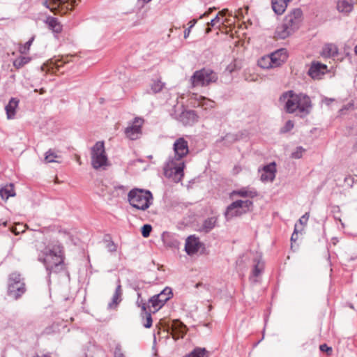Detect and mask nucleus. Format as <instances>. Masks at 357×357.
I'll return each mask as SVG.
<instances>
[{
	"label": "nucleus",
	"mask_w": 357,
	"mask_h": 357,
	"mask_svg": "<svg viewBox=\"0 0 357 357\" xmlns=\"http://www.w3.org/2000/svg\"><path fill=\"white\" fill-rule=\"evenodd\" d=\"M327 66L319 62L312 63L309 69L308 74L313 79H319L321 75H324L326 70Z\"/></svg>",
	"instance_id": "nucleus-19"
},
{
	"label": "nucleus",
	"mask_w": 357,
	"mask_h": 357,
	"mask_svg": "<svg viewBox=\"0 0 357 357\" xmlns=\"http://www.w3.org/2000/svg\"><path fill=\"white\" fill-rule=\"evenodd\" d=\"M119 284L116 288L115 292L112 296V301L108 304L109 309H114L121 301L122 296V289L121 285L120 284V281H118Z\"/></svg>",
	"instance_id": "nucleus-23"
},
{
	"label": "nucleus",
	"mask_w": 357,
	"mask_h": 357,
	"mask_svg": "<svg viewBox=\"0 0 357 357\" xmlns=\"http://www.w3.org/2000/svg\"><path fill=\"white\" fill-rule=\"evenodd\" d=\"M338 49L334 44H326L323 47L321 55L324 57L331 58L337 56Z\"/></svg>",
	"instance_id": "nucleus-26"
},
{
	"label": "nucleus",
	"mask_w": 357,
	"mask_h": 357,
	"mask_svg": "<svg viewBox=\"0 0 357 357\" xmlns=\"http://www.w3.org/2000/svg\"><path fill=\"white\" fill-rule=\"evenodd\" d=\"M45 23L48 25V27L54 33H58L61 32L62 25L59 22L57 18L49 16L46 18Z\"/></svg>",
	"instance_id": "nucleus-27"
},
{
	"label": "nucleus",
	"mask_w": 357,
	"mask_h": 357,
	"mask_svg": "<svg viewBox=\"0 0 357 357\" xmlns=\"http://www.w3.org/2000/svg\"><path fill=\"white\" fill-rule=\"evenodd\" d=\"M137 296H138V299L137 301V305H138V307H141L142 312H146V303L144 302V301L142 299H140L141 294L138 293Z\"/></svg>",
	"instance_id": "nucleus-40"
},
{
	"label": "nucleus",
	"mask_w": 357,
	"mask_h": 357,
	"mask_svg": "<svg viewBox=\"0 0 357 357\" xmlns=\"http://www.w3.org/2000/svg\"><path fill=\"white\" fill-rule=\"evenodd\" d=\"M25 291L24 284L21 282V275L13 273L10 275L8 292L16 298L21 296Z\"/></svg>",
	"instance_id": "nucleus-9"
},
{
	"label": "nucleus",
	"mask_w": 357,
	"mask_h": 357,
	"mask_svg": "<svg viewBox=\"0 0 357 357\" xmlns=\"http://www.w3.org/2000/svg\"><path fill=\"white\" fill-rule=\"evenodd\" d=\"M295 31L290 28L285 22H282L276 28L275 36L280 39H285Z\"/></svg>",
	"instance_id": "nucleus-20"
},
{
	"label": "nucleus",
	"mask_w": 357,
	"mask_h": 357,
	"mask_svg": "<svg viewBox=\"0 0 357 357\" xmlns=\"http://www.w3.org/2000/svg\"><path fill=\"white\" fill-rule=\"evenodd\" d=\"M231 196H238L241 197L254 198L257 196V192L252 188L244 187L238 190H233Z\"/></svg>",
	"instance_id": "nucleus-21"
},
{
	"label": "nucleus",
	"mask_w": 357,
	"mask_h": 357,
	"mask_svg": "<svg viewBox=\"0 0 357 357\" xmlns=\"http://www.w3.org/2000/svg\"><path fill=\"white\" fill-rule=\"evenodd\" d=\"M302 15L303 13L300 8H294L285 16L283 22L296 31L302 21Z\"/></svg>",
	"instance_id": "nucleus-11"
},
{
	"label": "nucleus",
	"mask_w": 357,
	"mask_h": 357,
	"mask_svg": "<svg viewBox=\"0 0 357 357\" xmlns=\"http://www.w3.org/2000/svg\"><path fill=\"white\" fill-rule=\"evenodd\" d=\"M227 11V10H222V11L219 12L217 15H218V16H224Z\"/></svg>",
	"instance_id": "nucleus-52"
},
{
	"label": "nucleus",
	"mask_w": 357,
	"mask_h": 357,
	"mask_svg": "<svg viewBox=\"0 0 357 357\" xmlns=\"http://www.w3.org/2000/svg\"><path fill=\"white\" fill-rule=\"evenodd\" d=\"M19 104V100L15 98H12L8 105L6 106L5 109L6 111V114L8 119H10L14 117L15 115V109L17 107Z\"/></svg>",
	"instance_id": "nucleus-28"
},
{
	"label": "nucleus",
	"mask_w": 357,
	"mask_h": 357,
	"mask_svg": "<svg viewBox=\"0 0 357 357\" xmlns=\"http://www.w3.org/2000/svg\"><path fill=\"white\" fill-rule=\"evenodd\" d=\"M354 106V104L352 102H349L347 105H346L340 111L342 112L344 109H349Z\"/></svg>",
	"instance_id": "nucleus-47"
},
{
	"label": "nucleus",
	"mask_w": 357,
	"mask_h": 357,
	"mask_svg": "<svg viewBox=\"0 0 357 357\" xmlns=\"http://www.w3.org/2000/svg\"><path fill=\"white\" fill-rule=\"evenodd\" d=\"M202 245L199 238L194 235L190 236L185 240V250L188 255H192L199 251Z\"/></svg>",
	"instance_id": "nucleus-13"
},
{
	"label": "nucleus",
	"mask_w": 357,
	"mask_h": 357,
	"mask_svg": "<svg viewBox=\"0 0 357 357\" xmlns=\"http://www.w3.org/2000/svg\"><path fill=\"white\" fill-rule=\"evenodd\" d=\"M29 61V57L20 56L13 61V66L15 68L19 69L22 68L25 64L28 63Z\"/></svg>",
	"instance_id": "nucleus-33"
},
{
	"label": "nucleus",
	"mask_w": 357,
	"mask_h": 357,
	"mask_svg": "<svg viewBox=\"0 0 357 357\" xmlns=\"http://www.w3.org/2000/svg\"><path fill=\"white\" fill-rule=\"evenodd\" d=\"M3 225L4 226H6L7 225V222L6 221H4V222H2L1 220H0V225Z\"/></svg>",
	"instance_id": "nucleus-53"
},
{
	"label": "nucleus",
	"mask_w": 357,
	"mask_h": 357,
	"mask_svg": "<svg viewBox=\"0 0 357 357\" xmlns=\"http://www.w3.org/2000/svg\"><path fill=\"white\" fill-rule=\"evenodd\" d=\"M34 40V37L31 38L25 44L23 49L21 50V52L25 54L28 51Z\"/></svg>",
	"instance_id": "nucleus-44"
},
{
	"label": "nucleus",
	"mask_w": 357,
	"mask_h": 357,
	"mask_svg": "<svg viewBox=\"0 0 357 357\" xmlns=\"http://www.w3.org/2000/svg\"><path fill=\"white\" fill-rule=\"evenodd\" d=\"M57 65V68H59L61 66V65L59 64H56Z\"/></svg>",
	"instance_id": "nucleus-59"
},
{
	"label": "nucleus",
	"mask_w": 357,
	"mask_h": 357,
	"mask_svg": "<svg viewBox=\"0 0 357 357\" xmlns=\"http://www.w3.org/2000/svg\"><path fill=\"white\" fill-rule=\"evenodd\" d=\"M340 222H341L342 225V226H344V223H343V222H342L341 220H340Z\"/></svg>",
	"instance_id": "nucleus-58"
},
{
	"label": "nucleus",
	"mask_w": 357,
	"mask_h": 357,
	"mask_svg": "<svg viewBox=\"0 0 357 357\" xmlns=\"http://www.w3.org/2000/svg\"><path fill=\"white\" fill-rule=\"evenodd\" d=\"M38 261L45 265L48 274L58 273L63 269V258L59 248L45 247L39 253Z\"/></svg>",
	"instance_id": "nucleus-3"
},
{
	"label": "nucleus",
	"mask_w": 357,
	"mask_h": 357,
	"mask_svg": "<svg viewBox=\"0 0 357 357\" xmlns=\"http://www.w3.org/2000/svg\"><path fill=\"white\" fill-rule=\"evenodd\" d=\"M354 52H355L356 54L357 55V45L354 48Z\"/></svg>",
	"instance_id": "nucleus-55"
},
{
	"label": "nucleus",
	"mask_w": 357,
	"mask_h": 357,
	"mask_svg": "<svg viewBox=\"0 0 357 357\" xmlns=\"http://www.w3.org/2000/svg\"><path fill=\"white\" fill-rule=\"evenodd\" d=\"M218 73L210 68H204L196 70L190 77L192 87H204L218 81Z\"/></svg>",
	"instance_id": "nucleus-5"
},
{
	"label": "nucleus",
	"mask_w": 357,
	"mask_h": 357,
	"mask_svg": "<svg viewBox=\"0 0 357 357\" xmlns=\"http://www.w3.org/2000/svg\"><path fill=\"white\" fill-rule=\"evenodd\" d=\"M165 86V83L162 82L160 79H153L150 84V91L153 93H157L162 91Z\"/></svg>",
	"instance_id": "nucleus-32"
},
{
	"label": "nucleus",
	"mask_w": 357,
	"mask_h": 357,
	"mask_svg": "<svg viewBox=\"0 0 357 357\" xmlns=\"http://www.w3.org/2000/svg\"><path fill=\"white\" fill-rule=\"evenodd\" d=\"M254 262L255 264L254 265V268L252 270V275H251L250 279L252 282H256L257 281L256 278L262 273L264 268V262L261 261V257H257V258H255L254 259Z\"/></svg>",
	"instance_id": "nucleus-22"
},
{
	"label": "nucleus",
	"mask_w": 357,
	"mask_h": 357,
	"mask_svg": "<svg viewBox=\"0 0 357 357\" xmlns=\"http://www.w3.org/2000/svg\"><path fill=\"white\" fill-rule=\"evenodd\" d=\"M43 4L54 13L63 14L75 6L76 0H45Z\"/></svg>",
	"instance_id": "nucleus-8"
},
{
	"label": "nucleus",
	"mask_w": 357,
	"mask_h": 357,
	"mask_svg": "<svg viewBox=\"0 0 357 357\" xmlns=\"http://www.w3.org/2000/svg\"><path fill=\"white\" fill-rule=\"evenodd\" d=\"M270 56L272 59L273 66L277 68L287 61L288 54L285 49H280L271 53Z\"/></svg>",
	"instance_id": "nucleus-17"
},
{
	"label": "nucleus",
	"mask_w": 357,
	"mask_h": 357,
	"mask_svg": "<svg viewBox=\"0 0 357 357\" xmlns=\"http://www.w3.org/2000/svg\"><path fill=\"white\" fill-rule=\"evenodd\" d=\"M174 157L169 158L164 167V174L167 177L183 176L185 163L183 158L189 153L188 142L183 138L177 139L173 145Z\"/></svg>",
	"instance_id": "nucleus-1"
},
{
	"label": "nucleus",
	"mask_w": 357,
	"mask_h": 357,
	"mask_svg": "<svg viewBox=\"0 0 357 357\" xmlns=\"http://www.w3.org/2000/svg\"><path fill=\"white\" fill-rule=\"evenodd\" d=\"M305 151V149H303L302 146L296 147V149L291 153V158L295 159L301 158Z\"/></svg>",
	"instance_id": "nucleus-37"
},
{
	"label": "nucleus",
	"mask_w": 357,
	"mask_h": 357,
	"mask_svg": "<svg viewBox=\"0 0 357 357\" xmlns=\"http://www.w3.org/2000/svg\"><path fill=\"white\" fill-rule=\"evenodd\" d=\"M257 63L260 68L264 69L275 68V66H273L272 59L271 58L270 54L262 56L260 59L258 60Z\"/></svg>",
	"instance_id": "nucleus-30"
},
{
	"label": "nucleus",
	"mask_w": 357,
	"mask_h": 357,
	"mask_svg": "<svg viewBox=\"0 0 357 357\" xmlns=\"http://www.w3.org/2000/svg\"><path fill=\"white\" fill-rule=\"evenodd\" d=\"M191 100L194 107H201L204 109L213 108L215 106L214 101L204 96H198L197 94H192Z\"/></svg>",
	"instance_id": "nucleus-15"
},
{
	"label": "nucleus",
	"mask_w": 357,
	"mask_h": 357,
	"mask_svg": "<svg viewBox=\"0 0 357 357\" xmlns=\"http://www.w3.org/2000/svg\"><path fill=\"white\" fill-rule=\"evenodd\" d=\"M91 165L95 169H105L109 166L108 158L102 141L97 142L91 149Z\"/></svg>",
	"instance_id": "nucleus-6"
},
{
	"label": "nucleus",
	"mask_w": 357,
	"mask_h": 357,
	"mask_svg": "<svg viewBox=\"0 0 357 357\" xmlns=\"http://www.w3.org/2000/svg\"><path fill=\"white\" fill-rule=\"evenodd\" d=\"M59 158L60 156L56 154V153L53 150L50 149L48 151L46 152L45 160L47 162H58L59 161L56 159Z\"/></svg>",
	"instance_id": "nucleus-35"
},
{
	"label": "nucleus",
	"mask_w": 357,
	"mask_h": 357,
	"mask_svg": "<svg viewBox=\"0 0 357 357\" xmlns=\"http://www.w3.org/2000/svg\"><path fill=\"white\" fill-rule=\"evenodd\" d=\"M206 350L204 348H195L192 352L184 357H205Z\"/></svg>",
	"instance_id": "nucleus-34"
},
{
	"label": "nucleus",
	"mask_w": 357,
	"mask_h": 357,
	"mask_svg": "<svg viewBox=\"0 0 357 357\" xmlns=\"http://www.w3.org/2000/svg\"><path fill=\"white\" fill-rule=\"evenodd\" d=\"M218 24H219V26L221 24H224V22H220V19L218 15H217L215 18L212 19L211 20V22L208 23V26H215Z\"/></svg>",
	"instance_id": "nucleus-42"
},
{
	"label": "nucleus",
	"mask_w": 357,
	"mask_h": 357,
	"mask_svg": "<svg viewBox=\"0 0 357 357\" xmlns=\"http://www.w3.org/2000/svg\"><path fill=\"white\" fill-rule=\"evenodd\" d=\"M142 316L143 320H144L143 326L146 328H151L153 322L151 313L146 311V312H142Z\"/></svg>",
	"instance_id": "nucleus-36"
},
{
	"label": "nucleus",
	"mask_w": 357,
	"mask_h": 357,
	"mask_svg": "<svg viewBox=\"0 0 357 357\" xmlns=\"http://www.w3.org/2000/svg\"><path fill=\"white\" fill-rule=\"evenodd\" d=\"M197 22V19H193L191 21H190V22H189V24H190L189 27H190V29H192L196 24Z\"/></svg>",
	"instance_id": "nucleus-48"
},
{
	"label": "nucleus",
	"mask_w": 357,
	"mask_h": 357,
	"mask_svg": "<svg viewBox=\"0 0 357 357\" xmlns=\"http://www.w3.org/2000/svg\"><path fill=\"white\" fill-rule=\"evenodd\" d=\"M294 128V122L291 120H289L286 122L284 127L281 129L282 132H287L290 131Z\"/></svg>",
	"instance_id": "nucleus-41"
},
{
	"label": "nucleus",
	"mask_w": 357,
	"mask_h": 357,
	"mask_svg": "<svg viewBox=\"0 0 357 357\" xmlns=\"http://www.w3.org/2000/svg\"><path fill=\"white\" fill-rule=\"evenodd\" d=\"M211 29L210 27H208V28L206 29V33H210V32H211Z\"/></svg>",
	"instance_id": "nucleus-54"
},
{
	"label": "nucleus",
	"mask_w": 357,
	"mask_h": 357,
	"mask_svg": "<svg viewBox=\"0 0 357 357\" xmlns=\"http://www.w3.org/2000/svg\"><path fill=\"white\" fill-rule=\"evenodd\" d=\"M151 230H152V227L151 225H148V224L144 225L142 227V235L144 238H147L150 236Z\"/></svg>",
	"instance_id": "nucleus-38"
},
{
	"label": "nucleus",
	"mask_w": 357,
	"mask_h": 357,
	"mask_svg": "<svg viewBox=\"0 0 357 357\" xmlns=\"http://www.w3.org/2000/svg\"><path fill=\"white\" fill-rule=\"evenodd\" d=\"M333 101V99L332 98H325L324 100V102L326 104V105H329L331 102Z\"/></svg>",
	"instance_id": "nucleus-51"
},
{
	"label": "nucleus",
	"mask_w": 357,
	"mask_h": 357,
	"mask_svg": "<svg viewBox=\"0 0 357 357\" xmlns=\"http://www.w3.org/2000/svg\"><path fill=\"white\" fill-rule=\"evenodd\" d=\"M172 295V289L169 287H166L160 294L152 296L149 299V302L154 310L153 312L159 310L171 298Z\"/></svg>",
	"instance_id": "nucleus-10"
},
{
	"label": "nucleus",
	"mask_w": 357,
	"mask_h": 357,
	"mask_svg": "<svg viewBox=\"0 0 357 357\" xmlns=\"http://www.w3.org/2000/svg\"><path fill=\"white\" fill-rule=\"evenodd\" d=\"M13 231L14 233H15V234H18V233H19V231H16V229H13Z\"/></svg>",
	"instance_id": "nucleus-56"
},
{
	"label": "nucleus",
	"mask_w": 357,
	"mask_h": 357,
	"mask_svg": "<svg viewBox=\"0 0 357 357\" xmlns=\"http://www.w3.org/2000/svg\"><path fill=\"white\" fill-rule=\"evenodd\" d=\"M143 119L135 118L131 125H129L125 130V135L131 140H135L139 137L142 134V126Z\"/></svg>",
	"instance_id": "nucleus-12"
},
{
	"label": "nucleus",
	"mask_w": 357,
	"mask_h": 357,
	"mask_svg": "<svg viewBox=\"0 0 357 357\" xmlns=\"http://www.w3.org/2000/svg\"><path fill=\"white\" fill-rule=\"evenodd\" d=\"M15 195L13 185L10 184L8 185H6L5 187L0 189V197L3 199H8L10 197H13Z\"/></svg>",
	"instance_id": "nucleus-31"
},
{
	"label": "nucleus",
	"mask_w": 357,
	"mask_h": 357,
	"mask_svg": "<svg viewBox=\"0 0 357 357\" xmlns=\"http://www.w3.org/2000/svg\"><path fill=\"white\" fill-rule=\"evenodd\" d=\"M320 350L322 351H331L332 349L328 347L326 344H323L320 345Z\"/></svg>",
	"instance_id": "nucleus-46"
},
{
	"label": "nucleus",
	"mask_w": 357,
	"mask_h": 357,
	"mask_svg": "<svg viewBox=\"0 0 357 357\" xmlns=\"http://www.w3.org/2000/svg\"><path fill=\"white\" fill-rule=\"evenodd\" d=\"M252 204V202L248 199L236 200L227 206L225 215L227 220L241 215L249 209Z\"/></svg>",
	"instance_id": "nucleus-7"
},
{
	"label": "nucleus",
	"mask_w": 357,
	"mask_h": 357,
	"mask_svg": "<svg viewBox=\"0 0 357 357\" xmlns=\"http://www.w3.org/2000/svg\"><path fill=\"white\" fill-rule=\"evenodd\" d=\"M105 242L106 243V248L109 252H114L116 251L117 246L112 241L105 239Z\"/></svg>",
	"instance_id": "nucleus-39"
},
{
	"label": "nucleus",
	"mask_w": 357,
	"mask_h": 357,
	"mask_svg": "<svg viewBox=\"0 0 357 357\" xmlns=\"http://www.w3.org/2000/svg\"><path fill=\"white\" fill-rule=\"evenodd\" d=\"M128 199L132 207L146 211L152 204L153 195L149 190L135 188L129 192Z\"/></svg>",
	"instance_id": "nucleus-4"
},
{
	"label": "nucleus",
	"mask_w": 357,
	"mask_h": 357,
	"mask_svg": "<svg viewBox=\"0 0 357 357\" xmlns=\"http://www.w3.org/2000/svg\"><path fill=\"white\" fill-rule=\"evenodd\" d=\"M171 329L172 337L174 339L183 337L187 331L186 326L177 319L172 321Z\"/></svg>",
	"instance_id": "nucleus-16"
},
{
	"label": "nucleus",
	"mask_w": 357,
	"mask_h": 357,
	"mask_svg": "<svg viewBox=\"0 0 357 357\" xmlns=\"http://www.w3.org/2000/svg\"><path fill=\"white\" fill-rule=\"evenodd\" d=\"M190 27H188V29H186L185 31H184V38H187L189 35H190Z\"/></svg>",
	"instance_id": "nucleus-49"
},
{
	"label": "nucleus",
	"mask_w": 357,
	"mask_h": 357,
	"mask_svg": "<svg viewBox=\"0 0 357 357\" xmlns=\"http://www.w3.org/2000/svg\"><path fill=\"white\" fill-rule=\"evenodd\" d=\"M291 0H272L271 4L273 11L278 14H282Z\"/></svg>",
	"instance_id": "nucleus-24"
},
{
	"label": "nucleus",
	"mask_w": 357,
	"mask_h": 357,
	"mask_svg": "<svg viewBox=\"0 0 357 357\" xmlns=\"http://www.w3.org/2000/svg\"><path fill=\"white\" fill-rule=\"evenodd\" d=\"M41 357H50V356H47V355H44V356H41Z\"/></svg>",
	"instance_id": "nucleus-57"
},
{
	"label": "nucleus",
	"mask_w": 357,
	"mask_h": 357,
	"mask_svg": "<svg viewBox=\"0 0 357 357\" xmlns=\"http://www.w3.org/2000/svg\"><path fill=\"white\" fill-rule=\"evenodd\" d=\"M302 230H303V228H301V229L299 230L298 225L297 224H296L294 233L292 234L291 237V241L296 242L298 238V232H300Z\"/></svg>",
	"instance_id": "nucleus-43"
},
{
	"label": "nucleus",
	"mask_w": 357,
	"mask_h": 357,
	"mask_svg": "<svg viewBox=\"0 0 357 357\" xmlns=\"http://www.w3.org/2000/svg\"><path fill=\"white\" fill-rule=\"evenodd\" d=\"M275 163L271 162L265 165L261 173V180L262 181H273L275 177Z\"/></svg>",
	"instance_id": "nucleus-18"
},
{
	"label": "nucleus",
	"mask_w": 357,
	"mask_h": 357,
	"mask_svg": "<svg viewBox=\"0 0 357 357\" xmlns=\"http://www.w3.org/2000/svg\"><path fill=\"white\" fill-rule=\"evenodd\" d=\"M310 213H305L299 220L298 222L301 226L305 225L309 219Z\"/></svg>",
	"instance_id": "nucleus-45"
},
{
	"label": "nucleus",
	"mask_w": 357,
	"mask_h": 357,
	"mask_svg": "<svg viewBox=\"0 0 357 357\" xmlns=\"http://www.w3.org/2000/svg\"><path fill=\"white\" fill-rule=\"evenodd\" d=\"M354 4V0H339L337 3V8L341 13H350Z\"/></svg>",
	"instance_id": "nucleus-25"
},
{
	"label": "nucleus",
	"mask_w": 357,
	"mask_h": 357,
	"mask_svg": "<svg viewBox=\"0 0 357 357\" xmlns=\"http://www.w3.org/2000/svg\"><path fill=\"white\" fill-rule=\"evenodd\" d=\"M211 10H212L211 9H209L208 11L205 12L204 14L201 15L199 17V19H202L206 16H208L211 13Z\"/></svg>",
	"instance_id": "nucleus-50"
},
{
	"label": "nucleus",
	"mask_w": 357,
	"mask_h": 357,
	"mask_svg": "<svg viewBox=\"0 0 357 357\" xmlns=\"http://www.w3.org/2000/svg\"><path fill=\"white\" fill-rule=\"evenodd\" d=\"M199 116L194 110H185L178 116V121L185 126H191L198 121Z\"/></svg>",
	"instance_id": "nucleus-14"
},
{
	"label": "nucleus",
	"mask_w": 357,
	"mask_h": 357,
	"mask_svg": "<svg viewBox=\"0 0 357 357\" xmlns=\"http://www.w3.org/2000/svg\"><path fill=\"white\" fill-rule=\"evenodd\" d=\"M217 218L215 217H211L206 219L202 225V231L208 233L211 231L215 226Z\"/></svg>",
	"instance_id": "nucleus-29"
},
{
	"label": "nucleus",
	"mask_w": 357,
	"mask_h": 357,
	"mask_svg": "<svg viewBox=\"0 0 357 357\" xmlns=\"http://www.w3.org/2000/svg\"><path fill=\"white\" fill-rule=\"evenodd\" d=\"M280 101L284 103L287 112L293 114L298 112L301 116L307 115L311 110L312 103L308 96L304 93L296 94L293 91H288L282 94Z\"/></svg>",
	"instance_id": "nucleus-2"
}]
</instances>
